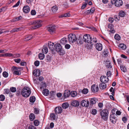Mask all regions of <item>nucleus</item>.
<instances>
[{"label": "nucleus", "instance_id": "1", "mask_svg": "<svg viewBox=\"0 0 129 129\" xmlns=\"http://www.w3.org/2000/svg\"><path fill=\"white\" fill-rule=\"evenodd\" d=\"M83 41L85 43V46L87 49H90L92 47L93 43L92 42H91V38L90 35L88 34H85L83 36Z\"/></svg>", "mask_w": 129, "mask_h": 129}, {"label": "nucleus", "instance_id": "2", "mask_svg": "<svg viewBox=\"0 0 129 129\" xmlns=\"http://www.w3.org/2000/svg\"><path fill=\"white\" fill-rule=\"evenodd\" d=\"M21 93L23 96L27 97L29 96L31 93L30 89L28 87H24L22 89Z\"/></svg>", "mask_w": 129, "mask_h": 129}, {"label": "nucleus", "instance_id": "3", "mask_svg": "<svg viewBox=\"0 0 129 129\" xmlns=\"http://www.w3.org/2000/svg\"><path fill=\"white\" fill-rule=\"evenodd\" d=\"M109 113L107 109H104L103 110L100 112L101 118L104 120H107L108 118Z\"/></svg>", "mask_w": 129, "mask_h": 129}, {"label": "nucleus", "instance_id": "4", "mask_svg": "<svg viewBox=\"0 0 129 129\" xmlns=\"http://www.w3.org/2000/svg\"><path fill=\"white\" fill-rule=\"evenodd\" d=\"M55 47H56V51L57 52H59L60 55H62L64 54V51L62 49L61 46L60 44L58 43L56 44Z\"/></svg>", "mask_w": 129, "mask_h": 129}, {"label": "nucleus", "instance_id": "5", "mask_svg": "<svg viewBox=\"0 0 129 129\" xmlns=\"http://www.w3.org/2000/svg\"><path fill=\"white\" fill-rule=\"evenodd\" d=\"M68 39L70 43L75 42L77 40V38L75 35L71 34L68 36Z\"/></svg>", "mask_w": 129, "mask_h": 129}, {"label": "nucleus", "instance_id": "6", "mask_svg": "<svg viewBox=\"0 0 129 129\" xmlns=\"http://www.w3.org/2000/svg\"><path fill=\"white\" fill-rule=\"evenodd\" d=\"M42 21L40 20L35 21V23L34 26L31 27V29H36L42 26Z\"/></svg>", "mask_w": 129, "mask_h": 129}, {"label": "nucleus", "instance_id": "7", "mask_svg": "<svg viewBox=\"0 0 129 129\" xmlns=\"http://www.w3.org/2000/svg\"><path fill=\"white\" fill-rule=\"evenodd\" d=\"M19 68L17 67L13 66L11 69L14 74L19 75L21 74V73L19 70Z\"/></svg>", "mask_w": 129, "mask_h": 129}, {"label": "nucleus", "instance_id": "8", "mask_svg": "<svg viewBox=\"0 0 129 129\" xmlns=\"http://www.w3.org/2000/svg\"><path fill=\"white\" fill-rule=\"evenodd\" d=\"M116 115L115 113H113V114H111L110 116V121L111 122L114 124L116 123Z\"/></svg>", "mask_w": 129, "mask_h": 129}, {"label": "nucleus", "instance_id": "9", "mask_svg": "<svg viewBox=\"0 0 129 129\" xmlns=\"http://www.w3.org/2000/svg\"><path fill=\"white\" fill-rule=\"evenodd\" d=\"M55 26L54 25H49L48 27V30L51 34H53L55 33Z\"/></svg>", "mask_w": 129, "mask_h": 129}, {"label": "nucleus", "instance_id": "10", "mask_svg": "<svg viewBox=\"0 0 129 129\" xmlns=\"http://www.w3.org/2000/svg\"><path fill=\"white\" fill-rule=\"evenodd\" d=\"M109 80L108 78L105 76H101L100 78V80L102 82L106 83Z\"/></svg>", "mask_w": 129, "mask_h": 129}, {"label": "nucleus", "instance_id": "11", "mask_svg": "<svg viewBox=\"0 0 129 129\" xmlns=\"http://www.w3.org/2000/svg\"><path fill=\"white\" fill-rule=\"evenodd\" d=\"M89 102L88 101H86L84 100L82 101L81 103V105L83 107H88L89 106Z\"/></svg>", "mask_w": 129, "mask_h": 129}, {"label": "nucleus", "instance_id": "12", "mask_svg": "<svg viewBox=\"0 0 129 129\" xmlns=\"http://www.w3.org/2000/svg\"><path fill=\"white\" fill-rule=\"evenodd\" d=\"M95 47L96 49L99 51H101L102 49V45L100 43H98L96 44Z\"/></svg>", "mask_w": 129, "mask_h": 129}, {"label": "nucleus", "instance_id": "13", "mask_svg": "<svg viewBox=\"0 0 129 129\" xmlns=\"http://www.w3.org/2000/svg\"><path fill=\"white\" fill-rule=\"evenodd\" d=\"M115 3V6L117 7H120L123 4V2L121 0H116Z\"/></svg>", "mask_w": 129, "mask_h": 129}, {"label": "nucleus", "instance_id": "14", "mask_svg": "<svg viewBox=\"0 0 129 129\" xmlns=\"http://www.w3.org/2000/svg\"><path fill=\"white\" fill-rule=\"evenodd\" d=\"M33 74L34 76L36 77L39 76L41 75L40 71L38 69H35L34 71Z\"/></svg>", "mask_w": 129, "mask_h": 129}, {"label": "nucleus", "instance_id": "15", "mask_svg": "<svg viewBox=\"0 0 129 129\" xmlns=\"http://www.w3.org/2000/svg\"><path fill=\"white\" fill-rule=\"evenodd\" d=\"M23 12L26 13H28L30 11V8L29 7L27 6H24L23 9Z\"/></svg>", "mask_w": 129, "mask_h": 129}, {"label": "nucleus", "instance_id": "16", "mask_svg": "<svg viewBox=\"0 0 129 129\" xmlns=\"http://www.w3.org/2000/svg\"><path fill=\"white\" fill-rule=\"evenodd\" d=\"M48 46L50 50L53 51L54 49V44L53 43L51 42H49L48 44Z\"/></svg>", "mask_w": 129, "mask_h": 129}, {"label": "nucleus", "instance_id": "17", "mask_svg": "<svg viewBox=\"0 0 129 129\" xmlns=\"http://www.w3.org/2000/svg\"><path fill=\"white\" fill-rule=\"evenodd\" d=\"M91 89L93 92H95L98 90L99 88L98 86H95L94 85H93L91 87Z\"/></svg>", "mask_w": 129, "mask_h": 129}, {"label": "nucleus", "instance_id": "18", "mask_svg": "<svg viewBox=\"0 0 129 129\" xmlns=\"http://www.w3.org/2000/svg\"><path fill=\"white\" fill-rule=\"evenodd\" d=\"M62 109L60 107H56L55 109V111L56 113H60L62 112Z\"/></svg>", "mask_w": 129, "mask_h": 129}, {"label": "nucleus", "instance_id": "19", "mask_svg": "<svg viewBox=\"0 0 129 129\" xmlns=\"http://www.w3.org/2000/svg\"><path fill=\"white\" fill-rule=\"evenodd\" d=\"M72 105L74 107H77L79 105V103L76 100H73L71 103Z\"/></svg>", "mask_w": 129, "mask_h": 129}, {"label": "nucleus", "instance_id": "20", "mask_svg": "<svg viewBox=\"0 0 129 129\" xmlns=\"http://www.w3.org/2000/svg\"><path fill=\"white\" fill-rule=\"evenodd\" d=\"M22 29L23 27H20L18 28H16L10 31V32L11 33L17 32L22 30Z\"/></svg>", "mask_w": 129, "mask_h": 129}, {"label": "nucleus", "instance_id": "21", "mask_svg": "<svg viewBox=\"0 0 129 129\" xmlns=\"http://www.w3.org/2000/svg\"><path fill=\"white\" fill-rule=\"evenodd\" d=\"M67 39L65 38H62L60 40V43L61 44L64 45L67 42Z\"/></svg>", "mask_w": 129, "mask_h": 129}, {"label": "nucleus", "instance_id": "22", "mask_svg": "<svg viewBox=\"0 0 129 129\" xmlns=\"http://www.w3.org/2000/svg\"><path fill=\"white\" fill-rule=\"evenodd\" d=\"M106 87V85L104 83L102 82L99 85L100 88L101 89H104Z\"/></svg>", "mask_w": 129, "mask_h": 129}, {"label": "nucleus", "instance_id": "23", "mask_svg": "<svg viewBox=\"0 0 129 129\" xmlns=\"http://www.w3.org/2000/svg\"><path fill=\"white\" fill-rule=\"evenodd\" d=\"M97 101V99L95 98L91 99L90 104V105H92L95 104L96 102Z\"/></svg>", "mask_w": 129, "mask_h": 129}, {"label": "nucleus", "instance_id": "24", "mask_svg": "<svg viewBox=\"0 0 129 129\" xmlns=\"http://www.w3.org/2000/svg\"><path fill=\"white\" fill-rule=\"evenodd\" d=\"M23 19L22 17L20 16L19 17H17L14 18L11 20V22H15L19 21L20 20H22Z\"/></svg>", "mask_w": 129, "mask_h": 129}, {"label": "nucleus", "instance_id": "25", "mask_svg": "<svg viewBox=\"0 0 129 129\" xmlns=\"http://www.w3.org/2000/svg\"><path fill=\"white\" fill-rule=\"evenodd\" d=\"M119 49L124 50L126 49V45L124 44H120L119 45Z\"/></svg>", "mask_w": 129, "mask_h": 129}, {"label": "nucleus", "instance_id": "26", "mask_svg": "<svg viewBox=\"0 0 129 129\" xmlns=\"http://www.w3.org/2000/svg\"><path fill=\"white\" fill-rule=\"evenodd\" d=\"M43 94L45 96H47L49 94V91L48 89H44L42 91Z\"/></svg>", "mask_w": 129, "mask_h": 129}, {"label": "nucleus", "instance_id": "27", "mask_svg": "<svg viewBox=\"0 0 129 129\" xmlns=\"http://www.w3.org/2000/svg\"><path fill=\"white\" fill-rule=\"evenodd\" d=\"M70 92L68 90H65L64 94V98H66L69 97L70 95Z\"/></svg>", "mask_w": 129, "mask_h": 129}, {"label": "nucleus", "instance_id": "28", "mask_svg": "<svg viewBox=\"0 0 129 129\" xmlns=\"http://www.w3.org/2000/svg\"><path fill=\"white\" fill-rule=\"evenodd\" d=\"M57 10V7L56 6H53L52 7L51 9L52 12L54 13H55L56 12Z\"/></svg>", "mask_w": 129, "mask_h": 129}, {"label": "nucleus", "instance_id": "29", "mask_svg": "<svg viewBox=\"0 0 129 129\" xmlns=\"http://www.w3.org/2000/svg\"><path fill=\"white\" fill-rule=\"evenodd\" d=\"M119 16L121 17H124L125 15V12L121 11L119 13Z\"/></svg>", "mask_w": 129, "mask_h": 129}, {"label": "nucleus", "instance_id": "30", "mask_svg": "<svg viewBox=\"0 0 129 129\" xmlns=\"http://www.w3.org/2000/svg\"><path fill=\"white\" fill-rule=\"evenodd\" d=\"M69 104L67 103H64L62 104V106L63 108L66 109L69 106Z\"/></svg>", "mask_w": 129, "mask_h": 129}, {"label": "nucleus", "instance_id": "31", "mask_svg": "<svg viewBox=\"0 0 129 129\" xmlns=\"http://www.w3.org/2000/svg\"><path fill=\"white\" fill-rule=\"evenodd\" d=\"M29 119L31 121H33L35 118L34 114L33 113H31L29 115Z\"/></svg>", "mask_w": 129, "mask_h": 129}, {"label": "nucleus", "instance_id": "32", "mask_svg": "<svg viewBox=\"0 0 129 129\" xmlns=\"http://www.w3.org/2000/svg\"><path fill=\"white\" fill-rule=\"evenodd\" d=\"M33 37L32 35L27 36H26L24 38V41H27L31 39Z\"/></svg>", "mask_w": 129, "mask_h": 129}, {"label": "nucleus", "instance_id": "33", "mask_svg": "<svg viewBox=\"0 0 129 129\" xmlns=\"http://www.w3.org/2000/svg\"><path fill=\"white\" fill-rule=\"evenodd\" d=\"M106 67L107 68L109 69L111 68L112 67L109 61L106 62Z\"/></svg>", "mask_w": 129, "mask_h": 129}, {"label": "nucleus", "instance_id": "34", "mask_svg": "<svg viewBox=\"0 0 129 129\" xmlns=\"http://www.w3.org/2000/svg\"><path fill=\"white\" fill-rule=\"evenodd\" d=\"M36 98L34 96H31L30 98L29 101L31 102L34 103L35 101Z\"/></svg>", "mask_w": 129, "mask_h": 129}, {"label": "nucleus", "instance_id": "35", "mask_svg": "<svg viewBox=\"0 0 129 129\" xmlns=\"http://www.w3.org/2000/svg\"><path fill=\"white\" fill-rule=\"evenodd\" d=\"M39 57L40 59L42 60L44 58L45 55L43 53H40L39 55Z\"/></svg>", "mask_w": 129, "mask_h": 129}, {"label": "nucleus", "instance_id": "36", "mask_svg": "<svg viewBox=\"0 0 129 129\" xmlns=\"http://www.w3.org/2000/svg\"><path fill=\"white\" fill-rule=\"evenodd\" d=\"M114 38L115 40L119 41L120 39V37L118 34H116L114 36Z\"/></svg>", "mask_w": 129, "mask_h": 129}, {"label": "nucleus", "instance_id": "37", "mask_svg": "<svg viewBox=\"0 0 129 129\" xmlns=\"http://www.w3.org/2000/svg\"><path fill=\"white\" fill-rule=\"evenodd\" d=\"M97 113V111L96 109H92L91 111V114L93 115H95Z\"/></svg>", "mask_w": 129, "mask_h": 129}, {"label": "nucleus", "instance_id": "38", "mask_svg": "<svg viewBox=\"0 0 129 129\" xmlns=\"http://www.w3.org/2000/svg\"><path fill=\"white\" fill-rule=\"evenodd\" d=\"M72 96L74 97L77 95V93L76 91H72L70 93Z\"/></svg>", "mask_w": 129, "mask_h": 129}, {"label": "nucleus", "instance_id": "39", "mask_svg": "<svg viewBox=\"0 0 129 129\" xmlns=\"http://www.w3.org/2000/svg\"><path fill=\"white\" fill-rule=\"evenodd\" d=\"M120 68L121 70L124 72H125L126 71V68L123 66V65H121Z\"/></svg>", "mask_w": 129, "mask_h": 129}, {"label": "nucleus", "instance_id": "40", "mask_svg": "<svg viewBox=\"0 0 129 129\" xmlns=\"http://www.w3.org/2000/svg\"><path fill=\"white\" fill-rule=\"evenodd\" d=\"M10 91L13 92H14L16 91V88L15 87H12L10 89Z\"/></svg>", "mask_w": 129, "mask_h": 129}, {"label": "nucleus", "instance_id": "41", "mask_svg": "<svg viewBox=\"0 0 129 129\" xmlns=\"http://www.w3.org/2000/svg\"><path fill=\"white\" fill-rule=\"evenodd\" d=\"M42 52L45 54H46L48 52V49L46 47H45L42 50Z\"/></svg>", "mask_w": 129, "mask_h": 129}, {"label": "nucleus", "instance_id": "42", "mask_svg": "<svg viewBox=\"0 0 129 129\" xmlns=\"http://www.w3.org/2000/svg\"><path fill=\"white\" fill-rule=\"evenodd\" d=\"M50 116L51 118L53 120H55L56 119L55 115L53 113H52L50 114Z\"/></svg>", "mask_w": 129, "mask_h": 129}, {"label": "nucleus", "instance_id": "43", "mask_svg": "<svg viewBox=\"0 0 129 129\" xmlns=\"http://www.w3.org/2000/svg\"><path fill=\"white\" fill-rule=\"evenodd\" d=\"M34 124L35 126H38L39 124V122L38 120H36L34 121Z\"/></svg>", "mask_w": 129, "mask_h": 129}, {"label": "nucleus", "instance_id": "44", "mask_svg": "<svg viewBox=\"0 0 129 129\" xmlns=\"http://www.w3.org/2000/svg\"><path fill=\"white\" fill-rule=\"evenodd\" d=\"M46 59L47 61H50L51 60V56L50 55H47L46 56Z\"/></svg>", "mask_w": 129, "mask_h": 129}, {"label": "nucleus", "instance_id": "45", "mask_svg": "<svg viewBox=\"0 0 129 129\" xmlns=\"http://www.w3.org/2000/svg\"><path fill=\"white\" fill-rule=\"evenodd\" d=\"M82 93L83 94H86L88 92V90L87 89H84L82 91Z\"/></svg>", "mask_w": 129, "mask_h": 129}, {"label": "nucleus", "instance_id": "46", "mask_svg": "<svg viewBox=\"0 0 129 129\" xmlns=\"http://www.w3.org/2000/svg\"><path fill=\"white\" fill-rule=\"evenodd\" d=\"M20 54H13V58H18L20 57Z\"/></svg>", "mask_w": 129, "mask_h": 129}, {"label": "nucleus", "instance_id": "47", "mask_svg": "<svg viewBox=\"0 0 129 129\" xmlns=\"http://www.w3.org/2000/svg\"><path fill=\"white\" fill-rule=\"evenodd\" d=\"M3 75L4 77L6 78L8 77V74L7 72L5 71L3 73Z\"/></svg>", "mask_w": 129, "mask_h": 129}, {"label": "nucleus", "instance_id": "48", "mask_svg": "<svg viewBox=\"0 0 129 129\" xmlns=\"http://www.w3.org/2000/svg\"><path fill=\"white\" fill-rule=\"evenodd\" d=\"M5 99V97L4 95L3 94H1L0 95V101H4Z\"/></svg>", "mask_w": 129, "mask_h": 129}, {"label": "nucleus", "instance_id": "49", "mask_svg": "<svg viewBox=\"0 0 129 129\" xmlns=\"http://www.w3.org/2000/svg\"><path fill=\"white\" fill-rule=\"evenodd\" d=\"M5 55L6 57H13V54L12 53H5Z\"/></svg>", "mask_w": 129, "mask_h": 129}, {"label": "nucleus", "instance_id": "50", "mask_svg": "<svg viewBox=\"0 0 129 129\" xmlns=\"http://www.w3.org/2000/svg\"><path fill=\"white\" fill-rule=\"evenodd\" d=\"M114 90L113 89V88L112 87H111L110 89V91L111 92H112L111 94L113 95H114Z\"/></svg>", "mask_w": 129, "mask_h": 129}, {"label": "nucleus", "instance_id": "51", "mask_svg": "<svg viewBox=\"0 0 129 129\" xmlns=\"http://www.w3.org/2000/svg\"><path fill=\"white\" fill-rule=\"evenodd\" d=\"M41 87L44 88V87H46V83L44 82H42L41 83Z\"/></svg>", "mask_w": 129, "mask_h": 129}, {"label": "nucleus", "instance_id": "52", "mask_svg": "<svg viewBox=\"0 0 129 129\" xmlns=\"http://www.w3.org/2000/svg\"><path fill=\"white\" fill-rule=\"evenodd\" d=\"M107 77H110L111 75V73L110 71H109L107 73Z\"/></svg>", "mask_w": 129, "mask_h": 129}, {"label": "nucleus", "instance_id": "53", "mask_svg": "<svg viewBox=\"0 0 129 129\" xmlns=\"http://www.w3.org/2000/svg\"><path fill=\"white\" fill-rule=\"evenodd\" d=\"M20 2V0H19L16 4L13 6V8L18 7L19 5Z\"/></svg>", "mask_w": 129, "mask_h": 129}, {"label": "nucleus", "instance_id": "54", "mask_svg": "<svg viewBox=\"0 0 129 129\" xmlns=\"http://www.w3.org/2000/svg\"><path fill=\"white\" fill-rule=\"evenodd\" d=\"M39 112V110L37 108H35L34 109V113L35 114H38Z\"/></svg>", "mask_w": 129, "mask_h": 129}, {"label": "nucleus", "instance_id": "55", "mask_svg": "<svg viewBox=\"0 0 129 129\" xmlns=\"http://www.w3.org/2000/svg\"><path fill=\"white\" fill-rule=\"evenodd\" d=\"M40 63L39 61L38 60L34 62V64L36 66H38Z\"/></svg>", "mask_w": 129, "mask_h": 129}, {"label": "nucleus", "instance_id": "56", "mask_svg": "<svg viewBox=\"0 0 129 129\" xmlns=\"http://www.w3.org/2000/svg\"><path fill=\"white\" fill-rule=\"evenodd\" d=\"M14 61L17 63H19L20 62L21 60L20 58L15 59L14 60Z\"/></svg>", "mask_w": 129, "mask_h": 129}, {"label": "nucleus", "instance_id": "57", "mask_svg": "<svg viewBox=\"0 0 129 129\" xmlns=\"http://www.w3.org/2000/svg\"><path fill=\"white\" fill-rule=\"evenodd\" d=\"M28 129H36V128L34 126L31 125L29 126Z\"/></svg>", "mask_w": 129, "mask_h": 129}, {"label": "nucleus", "instance_id": "58", "mask_svg": "<svg viewBox=\"0 0 129 129\" xmlns=\"http://www.w3.org/2000/svg\"><path fill=\"white\" fill-rule=\"evenodd\" d=\"M70 47V45L69 44H66L65 46V48L67 49H69Z\"/></svg>", "mask_w": 129, "mask_h": 129}, {"label": "nucleus", "instance_id": "59", "mask_svg": "<svg viewBox=\"0 0 129 129\" xmlns=\"http://www.w3.org/2000/svg\"><path fill=\"white\" fill-rule=\"evenodd\" d=\"M114 27V26L112 24H109L108 25V28L109 29H110L113 28Z\"/></svg>", "mask_w": 129, "mask_h": 129}, {"label": "nucleus", "instance_id": "60", "mask_svg": "<svg viewBox=\"0 0 129 129\" xmlns=\"http://www.w3.org/2000/svg\"><path fill=\"white\" fill-rule=\"evenodd\" d=\"M31 14L33 15H35L36 14V12L35 10H33L31 12Z\"/></svg>", "mask_w": 129, "mask_h": 129}, {"label": "nucleus", "instance_id": "61", "mask_svg": "<svg viewBox=\"0 0 129 129\" xmlns=\"http://www.w3.org/2000/svg\"><path fill=\"white\" fill-rule=\"evenodd\" d=\"M70 16V14L68 13H66L64 14V17H68Z\"/></svg>", "mask_w": 129, "mask_h": 129}, {"label": "nucleus", "instance_id": "62", "mask_svg": "<svg viewBox=\"0 0 129 129\" xmlns=\"http://www.w3.org/2000/svg\"><path fill=\"white\" fill-rule=\"evenodd\" d=\"M109 31L111 33H114L115 32V30H114V28L109 29Z\"/></svg>", "mask_w": 129, "mask_h": 129}, {"label": "nucleus", "instance_id": "63", "mask_svg": "<svg viewBox=\"0 0 129 129\" xmlns=\"http://www.w3.org/2000/svg\"><path fill=\"white\" fill-rule=\"evenodd\" d=\"M97 41L96 39L95 38H93L92 40L91 39V42H92V43L93 42L94 43H96L97 42Z\"/></svg>", "mask_w": 129, "mask_h": 129}, {"label": "nucleus", "instance_id": "64", "mask_svg": "<svg viewBox=\"0 0 129 129\" xmlns=\"http://www.w3.org/2000/svg\"><path fill=\"white\" fill-rule=\"evenodd\" d=\"M109 21L111 23H112L114 21V19L112 17H110L109 19Z\"/></svg>", "mask_w": 129, "mask_h": 129}]
</instances>
